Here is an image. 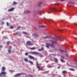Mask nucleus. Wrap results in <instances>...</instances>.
I'll return each mask as SVG.
<instances>
[{"label":"nucleus","instance_id":"ddd939ff","mask_svg":"<svg viewBox=\"0 0 77 77\" xmlns=\"http://www.w3.org/2000/svg\"><path fill=\"white\" fill-rule=\"evenodd\" d=\"M44 48H43L42 47L41 48V49H39L38 50V51H44Z\"/></svg>","mask_w":77,"mask_h":77},{"label":"nucleus","instance_id":"9b49d317","mask_svg":"<svg viewBox=\"0 0 77 77\" xmlns=\"http://www.w3.org/2000/svg\"><path fill=\"white\" fill-rule=\"evenodd\" d=\"M51 10H54V11H56L57 10V9L56 8H50Z\"/></svg>","mask_w":77,"mask_h":77},{"label":"nucleus","instance_id":"2eb2a0df","mask_svg":"<svg viewBox=\"0 0 77 77\" xmlns=\"http://www.w3.org/2000/svg\"><path fill=\"white\" fill-rule=\"evenodd\" d=\"M66 72V71H63L62 72L63 74H65Z\"/></svg>","mask_w":77,"mask_h":77},{"label":"nucleus","instance_id":"6ab92c4d","mask_svg":"<svg viewBox=\"0 0 77 77\" xmlns=\"http://www.w3.org/2000/svg\"><path fill=\"white\" fill-rule=\"evenodd\" d=\"M69 69L71 71H75V70L73 69Z\"/></svg>","mask_w":77,"mask_h":77},{"label":"nucleus","instance_id":"49530a36","mask_svg":"<svg viewBox=\"0 0 77 77\" xmlns=\"http://www.w3.org/2000/svg\"><path fill=\"white\" fill-rule=\"evenodd\" d=\"M42 46H44V45H42Z\"/></svg>","mask_w":77,"mask_h":77},{"label":"nucleus","instance_id":"f3484780","mask_svg":"<svg viewBox=\"0 0 77 77\" xmlns=\"http://www.w3.org/2000/svg\"><path fill=\"white\" fill-rule=\"evenodd\" d=\"M10 44V42H7V45H9V44Z\"/></svg>","mask_w":77,"mask_h":77},{"label":"nucleus","instance_id":"79ce46f5","mask_svg":"<svg viewBox=\"0 0 77 77\" xmlns=\"http://www.w3.org/2000/svg\"><path fill=\"white\" fill-rule=\"evenodd\" d=\"M52 55H53L54 56H56V55H54V54H52Z\"/></svg>","mask_w":77,"mask_h":77},{"label":"nucleus","instance_id":"de8ad7c7","mask_svg":"<svg viewBox=\"0 0 77 77\" xmlns=\"http://www.w3.org/2000/svg\"><path fill=\"white\" fill-rule=\"evenodd\" d=\"M72 3L73 4H75V2H72Z\"/></svg>","mask_w":77,"mask_h":77},{"label":"nucleus","instance_id":"6e6552de","mask_svg":"<svg viewBox=\"0 0 77 77\" xmlns=\"http://www.w3.org/2000/svg\"><path fill=\"white\" fill-rule=\"evenodd\" d=\"M14 8H11L9 9V10H8V11L9 12H10V11H13V10H14Z\"/></svg>","mask_w":77,"mask_h":77},{"label":"nucleus","instance_id":"a211bd4d","mask_svg":"<svg viewBox=\"0 0 77 77\" xmlns=\"http://www.w3.org/2000/svg\"><path fill=\"white\" fill-rule=\"evenodd\" d=\"M13 4L14 5H17V2H13Z\"/></svg>","mask_w":77,"mask_h":77},{"label":"nucleus","instance_id":"72a5a7b5","mask_svg":"<svg viewBox=\"0 0 77 77\" xmlns=\"http://www.w3.org/2000/svg\"><path fill=\"white\" fill-rule=\"evenodd\" d=\"M9 23L8 22L7 23V26H8L9 25Z\"/></svg>","mask_w":77,"mask_h":77},{"label":"nucleus","instance_id":"c756f323","mask_svg":"<svg viewBox=\"0 0 77 77\" xmlns=\"http://www.w3.org/2000/svg\"><path fill=\"white\" fill-rule=\"evenodd\" d=\"M52 38L53 39H54L56 41H57V39H56V38H55L54 37H53Z\"/></svg>","mask_w":77,"mask_h":77},{"label":"nucleus","instance_id":"c03bdc74","mask_svg":"<svg viewBox=\"0 0 77 77\" xmlns=\"http://www.w3.org/2000/svg\"><path fill=\"white\" fill-rule=\"evenodd\" d=\"M59 31L61 32V31H62V30H59Z\"/></svg>","mask_w":77,"mask_h":77},{"label":"nucleus","instance_id":"a18cd8bd","mask_svg":"<svg viewBox=\"0 0 77 77\" xmlns=\"http://www.w3.org/2000/svg\"><path fill=\"white\" fill-rule=\"evenodd\" d=\"M55 51H57V49H55Z\"/></svg>","mask_w":77,"mask_h":77},{"label":"nucleus","instance_id":"bb28decb","mask_svg":"<svg viewBox=\"0 0 77 77\" xmlns=\"http://www.w3.org/2000/svg\"><path fill=\"white\" fill-rule=\"evenodd\" d=\"M60 60L62 62H63V63H64L65 62V61H64L63 60H62V59H61Z\"/></svg>","mask_w":77,"mask_h":77},{"label":"nucleus","instance_id":"f03ea898","mask_svg":"<svg viewBox=\"0 0 77 77\" xmlns=\"http://www.w3.org/2000/svg\"><path fill=\"white\" fill-rule=\"evenodd\" d=\"M38 62H36V66L37 68L38 69V70H39L40 69L41 70H43L42 68V67L39 66V64L38 63Z\"/></svg>","mask_w":77,"mask_h":77},{"label":"nucleus","instance_id":"4c0bfd02","mask_svg":"<svg viewBox=\"0 0 77 77\" xmlns=\"http://www.w3.org/2000/svg\"><path fill=\"white\" fill-rule=\"evenodd\" d=\"M39 14H40V15H41L42 14V13L41 12H39Z\"/></svg>","mask_w":77,"mask_h":77},{"label":"nucleus","instance_id":"e433bc0d","mask_svg":"<svg viewBox=\"0 0 77 77\" xmlns=\"http://www.w3.org/2000/svg\"><path fill=\"white\" fill-rule=\"evenodd\" d=\"M58 11L59 12H62V10H58Z\"/></svg>","mask_w":77,"mask_h":77},{"label":"nucleus","instance_id":"412c9836","mask_svg":"<svg viewBox=\"0 0 77 77\" xmlns=\"http://www.w3.org/2000/svg\"><path fill=\"white\" fill-rule=\"evenodd\" d=\"M28 77H33V76H32V75H28Z\"/></svg>","mask_w":77,"mask_h":77},{"label":"nucleus","instance_id":"473e14b6","mask_svg":"<svg viewBox=\"0 0 77 77\" xmlns=\"http://www.w3.org/2000/svg\"><path fill=\"white\" fill-rule=\"evenodd\" d=\"M25 54L27 56L28 55V53H25Z\"/></svg>","mask_w":77,"mask_h":77},{"label":"nucleus","instance_id":"58836bf2","mask_svg":"<svg viewBox=\"0 0 77 77\" xmlns=\"http://www.w3.org/2000/svg\"><path fill=\"white\" fill-rule=\"evenodd\" d=\"M50 20L53 22V20L52 19H50Z\"/></svg>","mask_w":77,"mask_h":77},{"label":"nucleus","instance_id":"f257e3e1","mask_svg":"<svg viewBox=\"0 0 77 77\" xmlns=\"http://www.w3.org/2000/svg\"><path fill=\"white\" fill-rule=\"evenodd\" d=\"M50 41L52 42L51 43L52 45H51V44H50V43H47L46 44V47L48 48H49V46L53 48H55V45H54V44H56L57 43V42H54V41H52V40H51Z\"/></svg>","mask_w":77,"mask_h":77},{"label":"nucleus","instance_id":"dca6fc26","mask_svg":"<svg viewBox=\"0 0 77 77\" xmlns=\"http://www.w3.org/2000/svg\"><path fill=\"white\" fill-rule=\"evenodd\" d=\"M39 27H41V28H45L46 27V26H44L43 25L42 26H39Z\"/></svg>","mask_w":77,"mask_h":77},{"label":"nucleus","instance_id":"4468645a","mask_svg":"<svg viewBox=\"0 0 77 77\" xmlns=\"http://www.w3.org/2000/svg\"><path fill=\"white\" fill-rule=\"evenodd\" d=\"M45 38H51V36H46L45 37Z\"/></svg>","mask_w":77,"mask_h":77},{"label":"nucleus","instance_id":"aec40b11","mask_svg":"<svg viewBox=\"0 0 77 77\" xmlns=\"http://www.w3.org/2000/svg\"><path fill=\"white\" fill-rule=\"evenodd\" d=\"M54 61L55 62H57V58H54Z\"/></svg>","mask_w":77,"mask_h":77},{"label":"nucleus","instance_id":"f704fd0d","mask_svg":"<svg viewBox=\"0 0 77 77\" xmlns=\"http://www.w3.org/2000/svg\"><path fill=\"white\" fill-rule=\"evenodd\" d=\"M3 48V46H2V45H1L0 46V48Z\"/></svg>","mask_w":77,"mask_h":77},{"label":"nucleus","instance_id":"393cba45","mask_svg":"<svg viewBox=\"0 0 77 77\" xmlns=\"http://www.w3.org/2000/svg\"><path fill=\"white\" fill-rule=\"evenodd\" d=\"M60 56L61 57V58H62L63 59H64V57L62 56Z\"/></svg>","mask_w":77,"mask_h":77},{"label":"nucleus","instance_id":"f8f14e48","mask_svg":"<svg viewBox=\"0 0 77 77\" xmlns=\"http://www.w3.org/2000/svg\"><path fill=\"white\" fill-rule=\"evenodd\" d=\"M29 48L30 50H34L36 48L35 47H33V48Z\"/></svg>","mask_w":77,"mask_h":77},{"label":"nucleus","instance_id":"b1692460","mask_svg":"<svg viewBox=\"0 0 77 77\" xmlns=\"http://www.w3.org/2000/svg\"><path fill=\"white\" fill-rule=\"evenodd\" d=\"M60 51L62 53L64 52V51L63 50H60Z\"/></svg>","mask_w":77,"mask_h":77},{"label":"nucleus","instance_id":"ea45409f","mask_svg":"<svg viewBox=\"0 0 77 77\" xmlns=\"http://www.w3.org/2000/svg\"><path fill=\"white\" fill-rule=\"evenodd\" d=\"M65 55L66 56H67V57L69 56V55H68V54H65Z\"/></svg>","mask_w":77,"mask_h":77},{"label":"nucleus","instance_id":"cd10ccee","mask_svg":"<svg viewBox=\"0 0 77 77\" xmlns=\"http://www.w3.org/2000/svg\"><path fill=\"white\" fill-rule=\"evenodd\" d=\"M10 28L11 29H14V27H13L12 26H11L10 27Z\"/></svg>","mask_w":77,"mask_h":77},{"label":"nucleus","instance_id":"39448f33","mask_svg":"<svg viewBox=\"0 0 77 77\" xmlns=\"http://www.w3.org/2000/svg\"><path fill=\"white\" fill-rule=\"evenodd\" d=\"M27 45H29V46H31L32 45H33V43H31L30 42V41H28L27 42Z\"/></svg>","mask_w":77,"mask_h":77},{"label":"nucleus","instance_id":"c85d7f7f","mask_svg":"<svg viewBox=\"0 0 77 77\" xmlns=\"http://www.w3.org/2000/svg\"><path fill=\"white\" fill-rule=\"evenodd\" d=\"M23 34H27L26 32H23Z\"/></svg>","mask_w":77,"mask_h":77},{"label":"nucleus","instance_id":"37998d69","mask_svg":"<svg viewBox=\"0 0 77 77\" xmlns=\"http://www.w3.org/2000/svg\"><path fill=\"white\" fill-rule=\"evenodd\" d=\"M64 1V0H60V1L61 2H62V1Z\"/></svg>","mask_w":77,"mask_h":77},{"label":"nucleus","instance_id":"5701e85b","mask_svg":"<svg viewBox=\"0 0 77 77\" xmlns=\"http://www.w3.org/2000/svg\"><path fill=\"white\" fill-rule=\"evenodd\" d=\"M48 67L49 68H51V67H52L53 66H49V65H48Z\"/></svg>","mask_w":77,"mask_h":77},{"label":"nucleus","instance_id":"1a4fd4ad","mask_svg":"<svg viewBox=\"0 0 77 77\" xmlns=\"http://www.w3.org/2000/svg\"><path fill=\"white\" fill-rule=\"evenodd\" d=\"M6 70V68L5 67H3L2 68V72H5L4 71Z\"/></svg>","mask_w":77,"mask_h":77},{"label":"nucleus","instance_id":"a19ab883","mask_svg":"<svg viewBox=\"0 0 77 77\" xmlns=\"http://www.w3.org/2000/svg\"><path fill=\"white\" fill-rule=\"evenodd\" d=\"M35 37H37L38 36H38V35H37V34H36V35H35Z\"/></svg>","mask_w":77,"mask_h":77},{"label":"nucleus","instance_id":"8fccbe9b","mask_svg":"<svg viewBox=\"0 0 77 77\" xmlns=\"http://www.w3.org/2000/svg\"><path fill=\"white\" fill-rule=\"evenodd\" d=\"M75 61L77 63V61Z\"/></svg>","mask_w":77,"mask_h":77},{"label":"nucleus","instance_id":"09e8293b","mask_svg":"<svg viewBox=\"0 0 77 77\" xmlns=\"http://www.w3.org/2000/svg\"><path fill=\"white\" fill-rule=\"evenodd\" d=\"M60 68V67H58V69H59Z\"/></svg>","mask_w":77,"mask_h":77},{"label":"nucleus","instance_id":"4be33fe9","mask_svg":"<svg viewBox=\"0 0 77 77\" xmlns=\"http://www.w3.org/2000/svg\"><path fill=\"white\" fill-rule=\"evenodd\" d=\"M8 51L10 54H11V50H8Z\"/></svg>","mask_w":77,"mask_h":77},{"label":"nucleus","instance_id":"c9c22d12","mask_svg":"<svg viewBox=\"0 0 77 77\" xmlns=\"http://www.w3.org/2000/svg\"><path fill=\"white\" fill-rule=\"evenodd\" d=\"M20 26H18V28H17V29H20Z\"/></svg>","mask_w":77,"mask_h":77},{"label":"nucleus","instance_id":"7ed1b4c3","mask_svg":"<svg viewBox=\"0 0 77 77\" xmlns=\"http://www.w3.org/2000/svg\"><path fill=\"white\" fill-rule=\"evenodd\" d=\"M6 73L5 72H2L0 74V77H3L5 76Z\"/></svg>","mask_w":77,"mask_h":77},{"label":"nucleus","instance_id":"603ef678","mask_svg":"<svg viewBox=\"0 0 77 77\" xmlns=\"http://www.w3.org/2000/svg\"><path fill=\"white\" fill-rule=\"evenodd\" d=\"M3 38H5V37H3Z\"/></svg>","mask_w":77,"mask_h":77},{"label":"nucleus","instance_id":"423d86ee","mask_svg":"<svg viewBox=\"0 0 77 77\" xmlns=\"http://www.w3.org/2000/svg\"><path fill=\"white\" fill-rule=\"evenodd\" d=\"M23 75V74L22 73H18V74H17L16 75H15V76L16 77H18L20 76V75Z\"/></svg>","mask_w":77,"mask_h":77},{"label":"nucleus","instance_id":"0eeeda50","mask_svg":"<svg viewBox=\"0 0 77 77\" xmlns=\"http://www.w3.org/2000/svg\"><path fill=\"white\" fill-rule=\"evenodd\" d=\"M29 57L31 59H32V60L35 59V58L31 56L30 55H29Z\"/></svg>","mask_w":77,"mask_h":77},{"label":"nucleus","instance_id":"3c124183","mask_svg":"<svg viewBox=\"0 0 77 77\" xmlns=\"http://www.w3.org/2000/svg\"><path fill=\"white\" fill-rule=\"evenodd\" d=\"M25 12H24V13H25Z\"/></svg>","mask_w":77,"mask_h":77},{"label":"nucleus","instance_id":"20e7f679","mask_svg":"<svg viewBox=\"0 0 77 77\" xmlns=\"http://www.w3.org/2000/svg\"><path fill=\"white\" fill-rule=\"evenodd\" d=\"M31 54H35L37 55H40V54H39V53L36 52H32L31 53Z\"/></svg>","mask_w":77,"mask_h":77},{"label":"nucleus","instance_id":"a878e982","mask_svg":"<svg viewBox=\"0 0 77 77\" xmlns=\"http://www.w3.org/2000/svg\"><path fill=\"white\" fill-rule=\"evenodd\" d=\"M24 60H25V61H26V62H28V60L27 59H24Z\"/></svg>","mask_w":77,"mask_h":77},{"label":"nucleus","instance_id":"7c9ffc66","mask_svg":"<svg viewBox=\"0 0 77 77\" xmlns=\"http://www.w3.org/2000/svg\"><path fill=\"white\" fill-rule=\"evenodd\" d=\"M26 13H30V11H28V10H27V11H26Z\"/></svg>","mask_w":77,"mask_h":77},{"label":"nucleus","instance_id":"2f4dec72","mask_svg":"<svg viewBox=\"0 0 77 77\" xmlns=\"http://www.w3.org/2000/svg\"><path fill=\"white\" fill-rule=\"evenodd\" d=\"M29 62L32 64L33 63L32 62L29 61Z\"/></svg>","mask_w":77,"mask_h":77},{"label":"nucleus","instance_id":"9d476101","mask_svg":"<svg viewBox=\"0 0 77 77\" xmlns=\"http://www.w3.org/2000/svg\"><path fill=\"white\" fill-rule=\"evenodd\" d=\"M42 2H40L38 5V6L40 7L41 6V5L42 4Z\"/></svg>","mask_w":77,"mask_h":77}]
</instances>
